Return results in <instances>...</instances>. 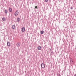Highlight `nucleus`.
Instances as JSON below:
<instances>
[{"mask_svg": "<svg viewBox=\"0 0 76 76\" xmlns=\"http://www.w3.org/2000/svg\"><path fill=\"white\" fill-rule=\"evenodd\" d=\"M17 22H19L20 20V18H18L17 19Z\"/></svg>", "mask_w": 76, "mask_h": 76, "instance_id": "0eeeda50", "label": "nucleus"}, {"mask_svg": "<svg viewBox=\"0 0 76 76\" xmlns=\"http://www.w3.org/2000/svg\"><path fill=\"white\" fill-rule=\"evenodd\" d=\"M50 50L51 52H52V50H51V49H50Z\"/></svg>", "mask_w": 76, "mask_h": 76, "instance_id": "f3484780", "label": "nucleus"}, {"mask_svg": "<svg viewBox=\"0 0 76 76\" xmlns=\"http://www.w3.org/2000/svg\"><path fill=\"white\" fill-rule=\"evenodd\" d=\"M16 45L18 47H19L20 46V43H17L16 44Z\"/></svg>", "mask_w": 76, "mask_h": 76, "instance_id": "7ed1b4c3", "label": "nucleus"}, {"mask_svg": "<svg viewBox=\"0 0 76 76\" xmlns=\"http://www.w3.org/2000/svg\"><path fill=\"white\" fill-rule=\"evenodd\" d=\"M2 20L3 21H5V20H6V18H5L3 17L2 18Z\"/></svg>", "mask_w": 76, "mask_h": 76, "instance_id": "9b49d317", "label": "nucleus"}, {"mask_svg": "<svg viewBox=\"0 0 76 76\" xmlns=\"http://www.w3.org/2000/svg\"><path fill=\"white\" fill-rule=\"evenodd\" d=\"M37 7H38L37 6H35V9H37Z\"/></svg>", "mask_w": 76, "mask_h": 76, "instance_id": "2eb2a0df", "label": "nucleus"}, {"mask_svg": "<svg viewBox=\"0 0 76 76\" xmlns=\"http://www.w3.org/2000/svg\"><path fill=\"white\" fill-rule=\"evenodd\" d=\"M44 31L42 30L41 31V34H44Z\"/></svg>", "mask_w": 76, "mask_h": 76, "instance_id": "f8f14e48", "label": "nucleus"}, {"mask_svg": "<svg viewBox=\"0 0 76 76\" xmlns=\"http://www.w3.org/2000/svg\"><path fill=\"white\" fill-rule=\"evenodd\" d=\"M18 14H19V12L17 10L15 12L14 15L15 16H17L18 15Z\"/></svg>", "mask_w": 76, "mask_h": 76, "instance_id": "f257e3e1", "label": "nucleus"}, {"mask_svg": "<svg viewBox=\"0 0 76 76\" xmlns=\"http://www.w3.org/2000/svg\"><path fill=\"white\" fill-rule=\"evenodd\" d=\"M41 67L42 69L44 68H45V64L43 63L41 64Z\"/></svg>", "mask_w": 76, "mask_h": 76, "instance_id": "f03ea898", "label": "nucleus"}, {"mask_svg": "<svg viewBox=\"0 0 76 76\" xmlns=\"http://www.w3.org/2000/svg\"><path fill=\"white\" fill-rule=\"evenodd\" d=\"M15 25H13L12 26V29H15Z\"/></svg>", "mask_w": 76, "mask_h": 76, "instance_id": "ddd939ff", "label": "nucleus"}, {"mask_svg": "<svg viewBox=\"0 0 76 76\" xmlns=\"http://www.w3.org/2000/svg\"><path fill=\"white\" fill-rule=\"evenodd\" d=\"M25 27H23L21 31L22 32H23L25 31Z\"/></svg>", "mask_w": 76, "mask_h": 76, "instance_id": "39448f33", "label": "nucleus"}, {"mask_svg": "<svg viewBox=\"0 0 76 76\" xmlns=\"http://www.w3.org/2000/svg\"><path fill=\"white\" fill-rule=\"evenodd\" d=\"M8 12V11H7V10H5V13H6V14H7V13Z\"/></svg>", "mask_w": 76, "mask_h": 76, "instance_id": "9d476101", "label": "nucleus"}, {"mask_svg": "<svg viewBox=\"0 0 76 76\" xmlns=\"http://www.w3.org/2000/svg\"><path fill=\"white\" fill-rule=\"evenodd\" d=\"M45 1L46 2H48V0H45Z\"/></svg>", "mask_w": 76, "mask_h": 76, "instance_id": "4468645a", "label": "nucleus"}, {"mask_svg": "<svg viewBox=\"0 0 76 76\" xmlns=\"http://www.w3.org/2000/svg\"><path fill=\"white\" fill-rule=\"evenodd\" d=\"M59 76H61L60 74H59Z\"/></svg>", "mask_w": 76, "mask_h": 76, "instance_id": "aec40b11", "label": "nucleus"}, {"mask_svg": "<svg viewBox=\"0 0 76 76\" xmlns=\"http://www.w3.org/2000/svg\"><path fill=\"white\" fill-rule=\"evenodd\" d=\"M70 61L71 63H72V64H73L74 63V62H73V59L72 58H71L70 59Z\"/></svg>", "mask_w": 76, "mask_h": 76, "instance_id": "20e7f679", "label": "nucleus"}, {"mask_svg": "<svg viewBox=\"0 0 76 76\" xmlns=\"http://www.w3.org/2000/svg\"><path fill=\"white\" fill-rule=\"evenodd\" d=\"M38 50H40L41 49V46H39L37 48Z\"/></svg>", "mask_w": 76, "mask_h": 76, "instance_id": "6e6552de", "label": "nucleus"}, {"mask_svg": "<svg viewBox=\"0 0 76 76\" xmlns=\"http://www.w3.org/2000/svg\"><path fill=\"white\" fill-rule=\"evenodd\" d=\"M9 11L10 12H12V8H10L9 9Z\"/></svg>", "mask_w": 76, "mask_h": 76, "instance_id": "423d86ee", "label": "nucleus"}, {"mask_svg": "<svg viewBox=\"0 0 76 76\" xmlns=\"http://www.w3.org/2000/svg\"><path fill=\"white\" fill-rule=\"evenodd\" d=\"M73 9V7H71V10H72Z\"/></svg>", "mask_w": 76, "mask_h": 76, "instance_id": "dca6fc26", "label": "nucleus"}, {"mask_svg": "<svg viewBox=\"0 0 76 76\" xmlns=\"http://www.w3.org/2000/svg\"><path fill=\"white\" fill-rule=\"evenodd\" d=\"M74 76H76V74H75V75H74Z\"/></svg>", "mask_w": 76, "mask_h": 76, "instance_id": "6ab92c4d", "label": "nucleus"}, {"mask_svg": "<svg viewBox=\"0 0 76 76\" xmlns=\"http://www.w3.org/2000/svg\"><path fill=\"white\" fill-rule=\"evenodd\" d=\"M10 43L9 42H8L7 43V46H8V47L10 46Z\"/></svg>", "mask_w": 76, "mask_h": 76, "instance_id": "1a4fd4ad", "label": "nucleus"}, {"mask_svg": "<svg viewBox=\"0 0 76 76\" xmlns=\"http://www.w3.org/2000/svg\"><path fill=\"white\" fill-rule=\"evenodd\" d=\"M51 53H52V54H53V51H52V52H51Z\"/></svg>", "mask_w": 76, "mask_h": 76, "instance_id": "a211bd4d", "label": "nucleus"}]
</instances>
